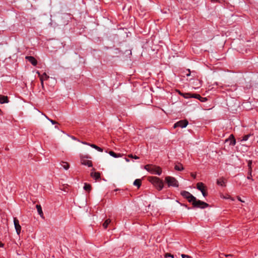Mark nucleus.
Wrapping results in <instances>:
<instances>
[{
	"mask_svg": "<svg viewBox=\"0 0 258 258\" xmlns=\"http://www.w3.org/2000/svg\"><path fill=\"white\" fill-rule=\"evenodd\" d=\"M134 185L139 188L141 185V180L140 179H136L134 182Z\"/></svg>",
	"mask_w": 258,
	"mask_h": 258,
	"instance_id": "aec40b11",
	"label": "nucleus"
},
{
	"mask_svg": "<svg viewBox=\"0 0 258 258\" xmlns=\"http://www.w3.org/2000/svg\"><path fill=\"white\" fill-rule=\"evenodd\" d=\"M111 220L109 219H106L105 222L103 223V227L104 229L107 228L108 225L110 223Z\"/></svg>",
	"mask_w": 258,
	"mask_h": 258,
	"instance_id": "412c9836",
	"label": "nucleus"
},
{
	"mask_svg": "<svg viewBox=\"0 0 258 258\" xmlns=\"http://www.w3.org/2000/svg\"><path fill=\"white\" fill-rule=\"evenodd\" d=\"M187 258H191V257L188 255V256H187Z\"/></svg>",
	"mask_w": 258,
	"mask_h": 258,
	"instance_id": "37998d69",
	"label": "nucleus"
},
{
	"mask_svg": "<svg viewBox=\"0 0 258 258\" xmlns=\"http://www.w3.org/2000/svg\"><path fill=\"white\" fill-rule=\"evenodd\" d=\"M90 175L95 180H97L100 178V173L98 172H91Z\"/></svg>",
	"mask_w": 258,
	"mask_h": 258,
	"instance_id": "9d476101",
	"label": "nucleus"
},
{
	"mask_svg": "<svg viewBox=\"0 0 258 258\" xmlns=\"http://www.w3.org/2000/svg\"><path fill=\"white\" fill-rule=\"evenodd\" d=\"M174 169L177 171H182L183 170V167L182 165L180 163H178L176 164L174 167Z\"/></svg>",
	"mask_w": 258,
	"mask_h": 258,
	"instance_id": "dca6fc26",
	"label": "nucleus"
},
{
	"mask_svg": "<svg viewBox=\"0 0 258 258\" xmlns=\"http://www.w3.org/2000/svg\"><path fill=\"white\" fill-rule=\"evenodd\" d=\"M226 181L223 178H220L217 180V183L220 186H225Z\"/></svg>",
	"mask_w": 258,
	"mask_h": 258,
	"instance_id": "f8f14e48",
	"label": "nucleus"
},
{
	"mask_svg": "<svg viewBox=\"0 0 258 258\" xmlns=\"http://www.w3.org/2000/svg\"><path fill=\"white\" fill-rule=\"evenodd\" d=\"M125 159V161L127 162H128L130 161V160L127 158H126Z\"/></svg>",
	"mask_w": 258,
	"mask_h": 258,
	"instance_id": "a19ab883",
	"label": "nucleus"
},
{
	"mask_svg": "<svg viewBox=\"0 0 258 258\" xmlns=\"http://www.w3.org/2000/svg\"><path fill=\"white\" fill-rule=\"evenodd\" d=\"M191 176L194 178H196V175L194 174H191Z\"/></svg>",
	"mask_w": 258,
	"mask_h": 258,
	"instance_id": "79ce46f5",
	"label": "nucleus"
},
{
	"mask_svg": "<svg viewBox=\"0 0 258 258\" xmlns=\"http://www.w3.org/2000/svg\"><path fill=\"white\" fill-rule=\"evenodd\" d=\"M165 180L167 183L168 186H173L177 187L179 186L178 181L175 178L172 176H166Z\"/></svg>",
	"mask_w": 258,
	"mask_h": 258,
	"instance_id": "20e7f679",
	"label": "nucleus"
},
{
	"mask_svg": "<svg viewBox=\"0 0 258 258\" xmlns=\"http://www.w3.org/2000/svg\"><path fill=\"white\" fill-rule=\"evenodd\" d=\"M222 256H226V255H224V254H223V253H222V254H221L220 255V258H223V257H222Z\"/></svg>",
	"mask_w": 258,
	"mask_h": 258,
	"instance_id": "4c0bfd02",
	"label": "nucleus"
},
{
	"mask_svg": "<svg viewBox=\"0 0 258 258\" xmlns=\"http://www.w3.org/2000/svg\"><path fill=\"white\" fill-rule=\"evenodd\" d=\"M191 203L195 208L205 209L209 207V204L199 200H197L196 198H195V200H193Z\"/></svg>",
	"mask_w": 258,
	"mask_h": 258,
	"instance_id": "7ed1b4c3",
	"label": "nucleus"
},
{
	"mask_svg": "<svg viewBox=\"0 0 258 258\" xmlns=\"http://www.w3.org/2000/svg\"><path fill=\"white\" fill-rule=\"evenodd\" d=\"M228 140L230 141V144L231 145H235L236 144V141L234 138V137L232 135H231L229 137Z\"/></svg>",
	"mask_w": 258,
	"mask_h": 258,
	"instance_id": "2eb2a0df",
	"label": "nucleus"
},
{
	"mask_svg": "<svg viewBox=\"0 0 258 258\" xmlns=\"http://www.w3.org/2000/svg\"><path fill=\"white\" fill-rule=\"evenodd\" d=\"M144 168L153 174L160 175L162 173V169L159 166L152 165H146L145 166Z\"/></svg>",
	"mask_w": 258,
	"mask_h": 258,
	"instance_id": "f257e3e1",
	"label": "nucleus"
},
{
	"mask_svg": "<svg viewBox=\"0 0 258 258\" xmlns=\"http://www.w3.org/2000/svg\"><path fill=\"white\" fill-rule=\"evenodd\" d=\"M190 97H192V98H197V99H198L199 100H200L201 98H202V97L199 94H193L191 96H190Z\"/></svg>",
	"mask_w": 258,
	"mask_h": 258,
	"instance_id": "a878e982",
	"label": "nucleus"
},
{
	"mask_svg": "<svg viewBox=\"0 0 258 258\" xmlns=\"http://www.w3.org/2000/svg\"><path fill=\"white\" fill-rule=\"evenodd\" d=\"M61 165L65 170H68L70 167L69 163L67 162H61Z\"/></svg>",
	"mask_w": 258,
	"mask_h": 258,
	"instance_id": "6ab92c4d",
	"label": "nucleus"
},
{
	"mask_svg": "<svg viewBox=\"0 0 258 258\" xmlns=\"http://www.w3.org/2000/svg\"><path fill=\"white\" fill-rule=\"evenodd\" d=\"M188 256V255H185V254H181V257L182 258H185V257L187 258V256Z\"/></svg>",
	"mask_w": 258,
	"mask_h": 258,
	"instance_id": "72a5a7b5",
	"label": "nucleus"
},
{
	"mask_svg": "<svg viewBox=\"0 0 258 258\" xmlns=\"http://www.w3.org/2000/svg\"><path fill=\"white\" fill-rule=\"evenodd\" d=\"M14 224L16 232L19 235L21 233V226L19 224V220L16 218H14Z\"/></svg>",
	"mask_w": 258,
	"mask_h": 258,
	"instance_id": "6e6552de",
	"label": "nucleus"
},
{
	"mask_svg": "<svg viewBox=\"0 0 258 258\" xmlns=\"http://www.w3.org/2000/svg\"><path fill=\"white\" fill-rule=\"evenodd\" d=\"M81 163L82 164L88 166V167L92 166V162L90 160H87L85 159L82 158L81 159Z\"/></svg>",
	"mask_w": 258,
	"mask_h": 258,
	"instance_id": "9b49d317",
	"label": "nucleus"
},
{
	"mask_svg": "<svg viewBox=\"0 0 258 258\" xmlns=\"http://www.w3.org/2000/svg\"><path fill=\"white\" fill-rule=\"evenodd\" d=\"M187 73L185 74L186 76H189L190 75V71L189 69H188L187 71Z\"/></svg>",
	"mask_w": 258,
	"mask_h": 258,
	"instance_id": "7c9ffc66",
	"label": "nucleus"
},
{
	"mask_svg": "<svg viewBox=\"0 0 258 258\" xmlns=\"http://www.w3.org/2000/svg\"><path fill=\"white\" fill-rule=\"evenodd\" d=\"M88 145L90 146V147L95 149L96 150H97L99 152H103V149H102L101 148L94 145V144H88Z\"/></svg>",
	"mask_w": 258,
	"mask_h": 258,
	"instance_id": "f3484780",
	"label": "nucleus"
},
{
	"mask_svg": "<svg viewBox=\"0 0 258 258\" xmlns=\"http://www.w3.org/2000/svg\"><path fill=\"white\" fill-rule=\"evenodd\" d=\"M36 208L37 210V212L39 215L41 217L43 218V213L41 206L40 205H37L36 206Z\"/></svg>",
	"mask_w": 258,
	"mask_h": 258,
	"instance_id": "4468645a",
	"label": "nucleus"
},
{
	"mask_svg": "<svg viewBox=\"0 0 258 258\" xmlns=\"http://www.w3.org/2000/svg\"><path fill=\"white\" fill-rule=\"evenodd\" d=\"M82 143L84 144V145H88V144H90L89 143H87L85 142H82Z\"/></svg>",
	"mask_w": 258,
	"mask_h": 258,
	"instance_id": "ea45409f",
	"label": "nucleus"
},
{
	"mask_svg": "<svg viewBox=\"0 0 258 258\" xmlns=\"http://www.w3.org/2000/svg\"><path fill=\"white\" fill-rule=\"evenodd\" d=\"M55 128H58L57 126H55Z\"/></svg>",
	"mask_w": 258,
	"mask_h": 258,
	"instance_id": "c03bdc74",
	"label": "nucleus"
},
{
	"mask_svg": "<svg viewBox=\"0 0 258 258\" xmlns=\"http://www.w3.org/2000/svg\"><path fill=\"white\" fill-rule=\"evenodd\" d=\"M8 98L7 96L0 95V103L1 104L8 103Z\"/></svg>",
	"mask_w": 258,
	"mask_h": 258,
	"instance_id": "ddd939ff",
	"label": "nucleus"
},
{
	"mask_svg": "<svg viewBox=\"0 0 258 258\" xmlns=\"http://www.w3.org/2000/svg\"><path fill=\"white\" fill-rule=\"evenodd\" d=\"M248 176L247 177V179H251L252 180H253V179L251 178V177H252V175H251V176L249 175V172H248Z\"/></svg>",
	"mask_w": 258,
	"mask_h": 258,
	"instance_id": "2f4dec72",
	"label": "nucleus"
},
{
	"mask_svg": "<svg viewBox=\"0 0 258 258\" xmlns=\"http://www.w3.org/2000/svg\"><path fill=\"white\" fill-rule=\"evenodd\" d=\"M251 164H252V161H249L248 163V166L249 167V173L250 176H251V173L252 172Z\"/></svg>",
	"mask_w": 258,
	"mask_h": 258,
	"instance_id": "393cba45",
	"label": "nucleus"
},
{
	"mask_svg": "<svg viewBox=\"0 0 258 258\" xmlns=\"http://www.w3.org/2000/svg\"><path fill=\"white\" fill-rule=\"evenodd\" d=\"M149 180L151 182L158 190H161L163 187V182L159 178L157 177H150Z\"/></svg>",
	"mask_w": 258,
	"mask_h": 258,
	"instance_id": "f03ea898",
	"label": "nucleus"
},
{
	"mask_svg": "<svg viewBox=\"0 0 258 258\" xmlns=\"http://www.w3.org/2000/svg\"><path fill=\"white\" fill-rule=\"evenodd\" d=\"M165 257H171L172 258H173L174 257V255L171 254H170V253H167L165 254Z\"/></svg>",
	"mask_w": 258,
	"mask_h": 258,
	"instance_id": "c85d7f7f",
	"label": "nucleus"
},
{
	"mask_svg": "<svg viewBox=\"0 0 258 258\" xmlns=\"http://www.w3.org/2000/svg\"><path fill=\"white\" fill-rule=\"evenodd\" d=\"M200 100L202 102H204L205 101L207 100V99H206V98L202 97V98H201Z\"/></svg>",
	"mask_w": 258,
	"mask_h": 258,
	"instance_id": "473e14b6",
	"label": "nucleus"
},
{
	"mask_svg": "<svg viewBox=\"0 0 258 258\" xmlns=\"http://www.w3.org/2000/svg\"><path fill=\"white\" fill-rule=\"evenodd\" d=\"M108 153L110 156H111L114 158H118V157H121V154H117L112 151H109Z\"/></svg>",
	"mask_w": 258,
	"mask_h": 258,
	"instance_id": "a211bd4d",
	"label": "nucleus"
},
{
	"mask_svg": "<svg viewBox=\"0 0 258 258\" xmlns=\"http://www.w3.org/2000/svg\"><path fill=\"white\" fill-rule=\"evenodd\" d=\"M252 135L251 134H248L242 137V139L241 140V142L243 141H246L248 140V139Z\"/></svg>",
	"mask_w": 258,
	"mask_h": 258,
	"instance_id": "5701e85b",
	"label": "nucleus"
},
{
	"mask_svg": "<svg viewBox=\"0 0 258 258\" xmlns=\"http://www.w3.org/2000/svg\"><path fill=\"white\" fill-rule=\"evenodd\" d=\"M181 195L183 198L187 199L188 201L190 203H191L193 201V200H195L196 198L193 195H192L189 192L185 190L181 191Z\"/></svg>",
	"mask_w": 258,
	"mask_h": 258,
	"instance_id": "39448f33",
	"label": "nucleus"
},
{
	"mask_svg": "<svg viewBox=\"0 0 258 258\" xmlns=\"http://www.w3.org/2000/svg\"><path fill=\"white\" fill-rule=\"evenodd\" d=\"M238 200L241 202H244V201H243L240 197H238Z\"/></svg>",
	"mask_w": 258,
	"mask_h": 258,
	"instance_id": "58836bf2",
	"label": "nucleus"
},
{
	"mask_svg": "<svg viewBox=\"0 0 258 258\" xmlns=\"http://www.w3.org/2000/svg\"><path fill=\"white\" fill-rule=\"evenodd\" d=\"M223 199H231L232 201H234V199L231 198L229 196L227 195V196H223L222 197Z\"/></svg>",
	"mask_w": 258,
	"mask_h": 258,
	"instance_id": "cd10ccee",
	"label": "nucleus"
},
{
	"mask_svg": "<svg viewBox=\"0 0 258 258\" xmlns=\"http://www.w3.org/2000/svg\"><path fill=\"white\" fill-rule=\"evenodd\" d=\"M40 81H41V85L42 87L44 86L43 81H44V78L43 77H40Z\"/></svg>",
	"mask_w": 258,
	"mask_h": 258,
	"instance_id": "c756f323",
	"label": "nucleus"
},
{
	"mask_svg": "<svg viewBox=\"0 0 258 258\" xmlns=\"http://www.w3.org/2000/svg\"><path fill=\"white\" fill-rule=\"evenodd\" d=\"M128 157H130V158H133V155L132 154L128 155Z\"/></svg>",
	"mask_w": 258,
	"mask_h": 258,
	"instance_id": "e433bc0d",
	"label": "nucleus"
},
{
	"mask_svg": "<svg viewBox=\"0 0 258 258\" xmlns=\"http://www.w3.org/2000/svg\"><path fill=\"white\" fill-rule=\"evenodd\" d=\"M25 59L27 61L29 62L31 64H37V60L36 59L32 56H27L25 57Z\"/></svg>",
	"mask_w": 258,
	"mask_h": 258,
	"instance_id": "1a4fd4ad",
	"label": "nucleus"
},
{
	"mask_svg": "<svg viewBox=\"0 0 258 258\" xmlns=\"http://www.w3.org/2000/svg\"><path fill=\"white\" fill-rule=\"evenodd\" d=\"M188 121L186 120H180L174 124L173 127H180L181 128L185 127L188 124Z\"/></svg>",
	"mask_w": 258,
	"mask_h": 258,
	"instance_id": "0eeeda50",
	"label": "nucleus"
},
{
	"mask_svg": "<svg viewBox=\"0 0 258 258\" xmlns=\"http://www.w3.org/2000/svg\"><path fill=\"white\" fill-rule=\"evenodd\" d=\"M133 158L135 159H138L139 158V157L135 155V156H133Z\"/></svg>",
	"mask_w": 258,
	"mask_h": 258,
	"instance_id": "f704fd0d",
	"label": "nucleus"
},
{
	"mask_svg": "<svg viewBox=\"0 0 258 258\" xmlns=\"http://www.w3.org/2000/svg\"><path fill=\"white\" fill-rule=\"evenodd\" d=\"M186 96H184V95H183V96H184L185 98H188V97H189V96L190 95V94H188V93H187V94H186Z\"/></svg>",
	"mask_w": 258,
	"mask_h": 258,
	"instance_id": "c9c22d12",
	"label": "nucleus"
},
{
	"mask_svg": "<svg viewBox=\"0 0 258 258\" xmlns=\"http://www.w3.org/2000/svg\"><path fill=\"white\" fill-rule=\"evenodd\" d=\"M197 188L200 190L204 197L207 196V193L206 191V186L203 182H199L197 184Z\"/></svg>",
	"mask_w": 258,
	"mask_h": 258,
	"instance_id": "423d86ee",
	"label": "nucleus"
},
{
	"mask_svg": "<svg viewBox=\"0 0 258 258\" xmlns=\"http://www.w3.org/2000/svg\"><path fill=\"white\" fill-rule=\"evenodd\" d=\"M44 115L45 116V117L48 120H49L51 123L52 124H56L57 123V122H56L54 120H53L52 119H49L46 115H45V114H44Z\"/></svg>",
	"mask_w": 258,
	"mask_h": 258,
	"instance_id": "bb28decb",
	"label": "nucleus"
},
{
	"mask_svg": "<svg viewBox=\"0 0 258 258\" xmlns=\"http://www.w3.org/2000/svg\"><path fill=\"white\" fill-rule=\"evenodd\" d=\"M37 73L38 74L39 76L40 77H43L44 78V80H47V79H48L49 78V76L47 75L46 73H44L42 75H41L38 72H37Z\"/></svg>",
	"mask_w": 258,
	"mask_h": 258,
	"instance_id": "b1692460",
	"label": "nucleus"
},
{
	"mask_svg": "<svg viewBox=\"0 0 258 258\" xmlns=\"http://www.w3.org/2000/svg\"><path fill=\"white\" fill-rule=\"evenodd\" d=\"M83 188L84 189V190H86V191H88V192H89L90 190H91V186L90 184H88L87 183H85L84 184V187Z\"/></svg>",
	"mask_w": 258,
	"mask_h": 258,
	"instance_id": "4be33fe9",
	"label": "nucleus"
}]
</instances>
